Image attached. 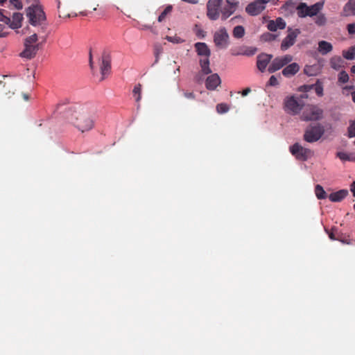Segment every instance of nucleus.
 <instances>
[{
    "label": "nucleus",
    "instance_id": "obj_1",
    "mask_svg": "<svg viewBox=\"0 0 355 355\" xmlns=\"http://www.w3.org/2000/svg\"><path fill=\"white\" fill-rule=\"evenodd\" d=\"M70 121L81 132L90 130L94 121L86 107H79L71 114Z\"/></svg>",
    "mask_w": 355,
    "mask_h": 355
},
{
    "label": "nucleus",
    "instance_id": "obj_2",
    "mask_svg": "<svg viewBox=\"0 0 355 355\" xmlns=\"http://www.w3.org/2000/svg\"><path fill=\"white\" fill-rule=\"evenodd\" d=\"M307 95H291L286 96L284 100V109L285 112L291 115L299 114L303 109L305 103L304 99Z\"/></svg>",
    "mask_w": 355,
    "mask_h": 355
},
{
    "label": "nucleus",
    "instance_id": "obj_3",
    "mask_svg": "<svg viewBox=\"0 0 355 355\" xmlns=\"http://www.w3.org/2000/svg\"><path fill=\"white\" fill-rule=\"evenodd\" d=\"M37 41L38 37L36 33L26 37L24 41V50L19 53V56L26 60L34 58L39 50Z\"/></svg>",
    "mask_w": 355,
    "mask_h": 355
},
{
    "label": "nucleus",
    "instance_id": "obj_4",
    "mask_svg": "<svg viewBox=\"0 0 355 355\" xmlns=\"http://www.w3.org/2000/svg\"><path fill=\"white\" fill-rule=\"evenodd\" d=\"M26 16L29 23L33 26H40L46 21V15L39 5H33L28 7L26 9Z\"/></svg>",
    "mask_w": 355,
    "mask_h": 355
},
{
    "label": "nucleus",
    "instance_id": "obj_5",
    "mask_svg": "<svg viewBox=\"0 0 355 355\" xmlns=\"http://www.w3.org/2000/svg\"><path fill=\"white\" fill-rule=\"evenodd\" d=\"M323 6V1L318 2L310 6H308L304 3H301L297 7V15L302 18L308 16L313 17L316 15L322 9Z\"/></svg>",
    "mask_w": 355,
    "mask_h": 355
},
{
    "label": "nucleus",
    "instance_id": "obj_6",
    "mask_svg": "<svg viewBox=\"0 0 355 355\" xmlns=\"http://www.w3.org/2000/svg\"><path fill=\"white\" fill-rule=\"evenodd\" d=\"M214 42L220 49H225L230 44V35L225 27H221L214 33Z\"/></svg>",
    "mask_w": 355,
    "mask_h": 355
},
{
    "label": "nucleus",
    "instance_id": "obj_7",
    "mask_svg": "<svg viewBox=\"0 0 355 355\" xmlns=\"http://www.w3.org/2000/svg\"><path fill=\"white\" fill-rule=\"evenodd\" d=\"M289 149L291 153L299 160L305 161L313 156V152L310 149L302 147L298 143L290 146Z\"/></svg>",
    "mask_w": 355,
    "mask_h": 355
},
{
    "label": "nucleus",
    "instance_id": "obj_8",
    "mask_svg": "<svg viewBox=\"0 0 355 355\" xmlns=\"http://www.w3.org/2000/svg\"><path fill=\"white\" fill-rule=\"evenodd\" d=\"M223 0H209L207 3V16L211 20L216 21L220 17V6Z\"/></svg>",
    "mask_w": 355,
    "mask_h": 355
},
{
    "label": "nucleus",
    "instance_id": "obj_9",
    "mask_svg": "<svg viewBox=\"0 0 355 355\" xmlns=\"http://www.w3.org/2000/svg\"><path fill=\"white\" fill-rule=\"evenodd\" d=\"M323 110L316 105H309L301 118L304 121H317L322 118Z\"/></svg>",
    "mask_w": 355,
    "mask_h": 355
},
{
    "label": "nucleus",
    "instance_id": "obj_10",
    "mask_svg": "<svg viewBox=\"0 0 355 355\" xmlns=\"http://www.w3.org/2000/svg\"><path fill=\"white\" fill-rule=\"evenodd\" d=\"M293 56L288 54L277 57L272 60L268 70L270 73H274L282 69L283 67L287 65L293 60Z\"/></svg>",
    "mask_w": 355,
    "mask_h": 355
},
{
    "label": "nucleus",
    "instance_id": "obj_11",
    "mask_svg": "<svg viewBox=\"0 0 355 355\" xmlns=\"http://www.w3.org/2000/svg\"><path fill=\"white\" fill-rule=\"evenodd\" d=\"M300 31L298 28L296 29H288V35L282 42L281 49L284 51L291 47L295 43L297 36L300 35Z\"/></svg>",
    "mask_w": 355,
    "mask_h": 355
},
{
    "label": "nucleus",
    "instance_id": "obj_12",
    "mask_svg": "<svg viewBox=\"0 0 355 355\" xmlns=\"http://www.w3.org/2000/svg\"><path fill=\"white\" fill-rule=\"evenodd\" d=\"M322 134L323 130L320 126H313L306 130L304 138L307 142L312 143L319 140Z\"/></svg>",
    "mask_w": 355,
    "mask_h": 355
},
{
    "label": "nucleus",
    "instance_id": "obj_13",
    "mask_svg": "<svg viewBox=\"0 0 355 355\" xmlns=\"http://www.w3.org/2000/svg\"><path fill=\"white\" fill-rule=\"evenodd\" d=\"M23 15L19 12H15L12 15V19L8 17L2 16L0 21L8 24L12 29H17L21 26V21L23 20Z\"/></svg>",
    "mask_w": 355,
    "mask_h": 355
},
{
    "label": "nucleus",
    "instance_id": "obj_14",
    "mask_svg": "<svg viewBox=\"0 0 355 355\" xmlns=\"http://www.w3.org/2000/svg\"><path fill=\"white\" fill-rule=\"evenodd\" d=\"M227 5L220 10L222 20H226L236 10L238 2L236 0H226Z\"/></svg>",
    "mask_w": 355,
    "mask_h": 355
},
{
    "label": "nucleus",
    "instance_id": "obj_15",
    "mask_svg": "<svg viewBox=\"0 0 355 355\" xmlns=\"http://www.w3.org/2000/svg\"><path fill=\"white\" fill-rule=\"evenodd\" d=\"M266 7V5L256 0L246 6L245 11L252 16H256L263 11Z\"/></svg>",
    "mask_w": 355,
    "mask_h": 355
},
{
    "label": "nucleus",
    "instance_id": "obj_16",
    "mask_svg": "<svg viewBox=\"0 0 355 355\" xmlns=\"http://www.w3.org/2000/svg\"><path fill=\"white\" fill-rule=\"evenodd\" d=\"M199 62L201 71L200 73L196 76V81L198 82L202 80L201 75H207L211 73V69L209 67V59L208 58H201Z\"/></svg>",
    "mask_w": 355,
    "mask_h": 355
},
{
    "label": "nucleus",
    "instance_id": "obj_17",
    "mask_svg": "<svg viewBox=\"0 0 355 355\" xmlns=\"http://www.w3.org/2000/svg\"><path fill=\"white\" fill-rule=\"evenodd\" d=\"M101 78V80H103L110 73L111 64L109 56L103 55L102 57V62L100 67Z\"/></svg>",
    "mask_w": 355,
    "mask_h": 355
},
{
    "label": "nucleus",
    "instance_id": "obj_18",
    "mask_svg": "<svg viewBox=\"0 0 355 355\" xmlns=\"http://www.w3.org/2000/svg\"><path fill=\"white\" fill-rule=\"evenodd\" d=\"M272 55L266 53H261L257 56V66L258 69L263 72L269 64Z\"/></svg>",
    "mask_w": 355,
    "mask_h": 355
},
{
    "label": "nucleus",
    "instance_id": "obj_19",
    "mask_svg": "<svg viewBox=\"0 0 355 355\" xmlns=\"http://www.w3.org/2000/svg\"><path fill=\"white\" fill-rule=\"evenodd\" d=\"M221 83V80L218 73H213L208 76L205 81L206 88L209 90H214Z\"/></svg>",
    "mask_w": 355,
    "mask_h": 355
},
{
    "label": "nucleus",
    "instance_id": "obj_20",
    "mask_svg": "<svg viewBox=\"0 0 355 355\" xmlns=\"http://www.w3.org/2000/svg\"><path fill=\"white\" fill-rule=\"evenodd\" d=\"M286 26V21L282 17H278L275 20L268 21L267 28L270 31L275 32L278 29H284Z\"/></svg>",
    "mask_w": 355,
    "mask_h": 355
},
{
    "label": "nucleus",
    "instance_id": "obj_21",
    "mask_svg": "<svg viewBox=\"0 0 355 355\" xmlns=\"http://www.w3.org/2000/svg\"><path fill=\"white\" fill-rule=\"evenodd\" d=\"M300 65L296 62H293L284 67L282 70V74L286 78H291L295 75L300 71Z\"/></svg>",
    "mask_w": 355,
    "mask_h": 355
},
{
    "label": "nucleus",
    "instance_id": "obj_22",
    "mask_svg": "<svg viewBox=\"0 0 355 355\" xmlns=\"http://www.w3.org/2000/svg\"><path fill=\"white\" fill-rule=\"evenodd\" d=\"M341 16H355V0H349L344 6Z\"/></svg>",
    "mask_w": 355,
    "mask_h": 355
},
{
    "label": "nucleus",
    "instance_id": "obj_23",
    "mask_svg": "<svg viewBox=\"0 0 355 355\" xmlns=\"http://www.w3.org/2000/svg\"><path fill=\"white\" fill-rule=\"evenodd\" d=\"M195 48L198 55L208 58L210 56L211 51L208 46L204 42H197L195 44Z\"/></svg>",
    "mask_w": 355,
    "mask_h": 355
},
{
    "label": "nucleus",
    "instance_id": "obj_24",
    "mask_svg": "<svg viewBox=\"0 0 355 355\" xmlns=\"http://www.w3.org/2000/svg\"><path fill=\"white\" fill-rule=\"evenodd\" d=\"M349 192L347 189H341L336 192L331 193L329 198L331 202H340L347 197Z\"/></svg>",
    "mask_w": 355,
    "mask_h": 355
},
{
    "label": "nucleus",
    "instance_id": "obj_25",
    "mask_svg": "<svg viewBox=\"0 0 355 355\" xmlns=\"http://www.w3.org/2000/svg\"><path fill=\"white\" fill-rule=\"evenodd\" d=\"M333 50L332 44L327 41L321 40L318 42V51L322 55H327Z\"/></svg>",
    "mask_w": 355,
    "mask_h": 355
},
{
    "label": "nucleus",
    "instance_id": "obj_26",
    "mask_svg": "<svg viewBox=\"0 0 355 355\" xmlns=\"http://www.w3.org/2000/svg\"><path fill=\"white\" fill-rule=\"evenodd\" d=\"M321 67L319 64L306 65L304 69V72L309 76H315L320 73Z\"/></svg>",
    "mask_w": 355,
    "mask_h": 355
},
{
    "label": "nucleus",
    "instance_id": "obj_27",
    "mask_svg": "<svg viewBox=\"0 0 355 355\" xmlns=\"http://www.w3.org/2000/svg\"><path fill=\"white\" fill-rule=\"evenodd\" d=\"M331 68L338 70L343 66V60L340 56H334L330 60Z\"/></svg>",
    "mask_w": 355,
    "mask_h": 355
},
{
    "label": "nucleus",
    "instance_id": "obj_28",
    "mask_svg": "<svg viewBox=\"0 0 355 355\" xmlns=\"http://www.w3.org/2000/svg\"><path fill=\"white\" fill-rule=\"evenodd\" d=\"M232 34L235 38H241L245 35V29L242 26H236L234 28Z\"/></svg>",
    "mask_w": 355,
    "mask_h": 355
},
{
    "label": "nucleus",
    "instance_id": "obj_29",
    "mask_svg": "<svg viewBox=\"0 0 355 355\" xmlns=\"http://www.w3.org/2000/svg\"><path fill=\"white\" fill-rule=\"evenodd\" d=\"M315 196L318 199H324L327 197V193L322 186L317 184L315 188Z\"/></svg>",
    "mask_w": 355,
    "mask_h": 355
},
{
    "label": "nucleus",
    "instance_id": "obj_30",
    "mask_svg": "<svg viewBox=\"0 0 355 355\" xmlns=\"http://www.w3.org/2000/svg\"><path fill=\"white\" fill-rule=\"evenodd\" d=\"M343 55L347 60H353L355 58V46H352L347 51H343Z\"/></svg>",
    "mask_w": 355,
    "mask_h": 355
},
{
    "label": "nucleus",
    "instance_id": "obj_31",
    "mask_svg": "<svg viewBox=\"0 0 355 355\" xmlns=\"http://www.w3.org/2000/svg\"><path fill=\"white\" fill-rule=\"evenodd\" d=\"M315 18V23L320 26H324L327 23V18L325 15L322 13H320L319 15H316Z\"/></svg>",
    "mask_w": 355,
    "mask_h": 355
},
{
    "label": "nucleus",
    "instance_id": "obj_32",
    "mask_svg": "<svg viewBox=\"0 0 355 355\" xmlns=\"http://www.w3.org/2000/svg\"><path fill=\"white\" fill-rule=\"evenodd\" d=\"M133 95L135 98V101L137 102H139L140 100H141V86L140 84H138L137 85L135 86L134 89H133Z\"/></svg>",
    "mask_w": 355,
    "mask_h": 355
},
{
    "label": "nucleus",
    "instance_id": "obj_33",
    "mask_svg": "<svg viewBox=\"0 0 355 355\" xmlns=\"http://www.w3.org/2000/svg\"><path fill=\"white\" fill-rule=\"evenodd\" d=\"M311 87L315 88V92L318 96H322L323 95V87L319 80H318L315 85H313Z\"/></svg>",
    "mask_w": 355,
    "mask_h": 355
},
{
    "label": "nucleus",
    "instance_id": "obj_34",
    "mask_svg": "<svg viewBox=\"0 0 355 355\" xmlns=\"http://www.w3.org/2000/svg\"><path fill=\"white\" fill-rule=\"evenodd\" d=\"M257 52V49L253 47H250L244 50L241 53H236L235 55H243L248 56H252Z\"/></svg>",
    "mask_w": 355,
    "mask_h": 355
},
{
    "label": "nucleus",
    "instance_id": "obj_35",
    "mask_svg": "<svg viewBox=\"0 0 355 355\" xmlns=\"http://www.w3.org/2000/svg\"><path fill=\"white\" fill-rule=\"evenodd\" d=\"M196 36L198 38L202 39L205 37L206 33L198 25H196L193 29Z\"/></svg>",
    "mask_w": 355,
    "mask_h": 355
},
{
    "label": "nucleus",
    "instance_id": "obj_36",
    "mask_svg": "<svg viewBox=\"0 0 355 355\" xmlns=\"http://www.w3.org/2000/svg\"><path fill=\"white\" fill-rule=\"evenodd\" d=\"M166 40L170 42H172L173 44H180L184 42V40L180 37L175 35V36H166Z\"/></svg>",
    "mask_w": 355,
    "mask_h": 355
},
{
    "label": "nucleus",
    "instance_id": "obj_37",
    "mask_svg": "<svg viewBox=\"0 0 355 355\" xmlns=\"http://www.w3.org/2000/svg\"><path fill=\"white\" fill-rule=\"evenodd\" d=\"M349 80V75L345 71H342L338 74V82L340 83H346Z\"/></svg>",
    "mask_w": 355,
    "mask_h": 355
},
{
    "label": "nucleus",
    "instance_id": "obj_38",
    "mask_svg": "<svg viewBox=\"0 0 355 355\" xmlns=\"http://www.w3.org/2000/svg\"><path fill=\"white\" fill-rule=\"evenodd\" d=\"M216 110L219 114L226 113L229 110V107L225 103H220L217 105Z\"/></svg>",
    "mask_w": 355,
    "mask_h": 355
},
{
    "label": "nucleus",
    "instance_id": "obj_39",
    "mask_svg": "<svg viewBox=\"0 0 355 355\" xmlns=\"http://www.w3.org/2000/svg\"><path fill=\"white\" fill-rule=\"evenodd\" d=\"M337 157L342 161L343 162H345V161H351V160H354V159H352L349 155H348L347 153H344V152H338L337 153Z\"/></svg>",
    "mask_w": 355,
    "mask_h": 355
},
{
    "label": "nucleus",
    "instance_id": "obj_40",
    "mask_svg": "<svg viewBox=\"0 0 355 355\" xmlns=\"http://www.w3.org/2000/svg\"><path fill=\"white\" fill-rule=\"evenodd\" d=\"M172 10L171 6H168L160 14V15L158 17V21L161 22L162 21L164 18L166 17V15L169 13Z\"/></svg>",
    "mask_w": 355,
    "mask_h": 355
},
{
    "label": "nucleus",
    "instance_id": "obj_41",
    "mask_svg": "<svg viewBox=\"0 0 355 355\" xmlns=\"http://www.w3.org/2000/svg\"><path fill=\"white\" fill-rule=\"evenodd\" d=\"M348 136L349 137H355V120L351 121L350 125L348 128Z\"/></svg>",
    "mask_w": 355,
    "mask_h": 355
},
{
    "label": "nucleus",
    "instance_id": "obj_42",
    "mask_svg": "<svg viewBox=\"0 0 355 355\" xmlns=\"http://www.w3.org/2000/svg\"><path fill=\"white\" fill-rule=\"evenodd\" d=\"M261 37L264 41H271V40H274L276 39V35H272L269 33H267L263 34Z\"/></svg>",
    "mask_w": 355,
    "mask_h": 355
},
{
    "label": "nucleus",
    "instance_id": "obj_43",
    "mask_svg": "<svg viewBox=\"0 0 355 355\" xmlns=\"http://www.w3.org/2000/svg\"><path fill=\"white\" fill-rule=\"evenodd\" d=\"M11 4H12L17 10H21L23 8V5L21 0H10Z\"/></svg>",
    "mask_w": 355,
    "mask_h": 355
},
{
    "label": "nucleus",
    "instance_id": "obj_44",
    "mask_svg": "<svg viewBox=\"0 0 355 355\" xmlns=\"http://www.w3.org/2000/svg\"><path fill=\"white\" fill-rule=\"evenodd\" d=\"M347 29L349 35H355V23L347 24Z\"/></svg>",
    "mask_w": 355,
    "mask_h": 355
},
{
    "label": "nucleus",
    "instance_id": "obj_45",
    "mask_svg": "<svg viewBox=\"0 0 355 355\" xmlns=\"http://www.w3.org/2000/svg\"><path fill=\"white\" fill-rule=\"evenodd\" d=\"M7 29L4 25L0 24V37H4L8 35Z\"/></svg>",
    "mask_w": 355,
    "mask_h": 355
},
{
    "label": "nucleus",
    "instance_id": "obj_46",
    "mask_svg": "<svg viewBox=\"0 0 355 355\" xmlns=\"http://www.w3.org/2000/svg\"><path fill=\"white\" fill-rule=\"evenodd\" d=\"M279 84L277 78L275 76H272L269 79V85L271 86H277Z\"/></svg>",
    "mask_w": 355,
    "mask_h": 355
},
{
    "label": "nucleus",
    "instance_id": "obj_47",
    "mask_svg": "<svg viewBox=\"0 0 355 355\" xmlns=\"http://www.w3.org/2000/svg\"><path fill=\"white\" fill-rule=\"evenodd\" d=\"M353 89V86H345L343 88V93L347 94V92Z\"/></svg>",
    "mask_w": 355,
    "mask_h": 355
},
{
    "label": "nucleus",
    "instance_id": "obj_48",
    "mask_svg": "<svg viewBox=\"0 0 355 355\" xmlns=\"http://www.w3.org/2000/svg\"><path fill=\"white\" fill-rule=\"evenodd\" d=\"M251 92V89L250 87H247L245 89H243L241 92V94L243 96H247L250 92Z\"/></svg>",
    "mask_w": 355,
    "mask_h": 355
},
{
    "label": "nucleus",
    "instance_id": "obj_49",
    "mask_svg": "<svg viewBox=\"0 0 355 355\" xmlns=\"http://www.w3.org/2000/svg\"><path fill=\"white\" fill-rule=\"evenodd\" d=\"M350 191L353 196L355 197V181H354L350 185Z\"/></svg>",
    "mask_w": 355,
    "mask_h": 355
},
{
    "label": "nucleus",
    "instance_id": "obj_50",
    "mask_svg": "<svg viewBox=\"0 0 355 355\" xmlns=\"http://www.w3.org/2000/svg\"><path fill=\"white\" fill-rule=\"evenodd\" d=\"M184 96L187 98H193L194 94L191 92H186L184 93Z\"/></svg>",
    "mask_w": 355,
    "mask_h": 355
},
{
    "label": "nucleus",
    "instance_id": "obj_51",
    "mask_svg": "<svg viewBox=\"0 0 355 355\" xmlns=\"http://www.w3.org/2000/svg\"><path fill=\"white\" fill-rule=\"evenodd\" d=\"M89 66L92 69H93L94 67V64H93V61H92V53L90 52L89 53Z\"/></svg>",
    "mask_w": 355,
    "mask_h": 355
},
{
    "label": "nucleus",
    "instance_id": "obj_52",
    "mask_svg": "<svg viewBox=\"0 0 355 355\" xmlns=\"http://www.w3.org/2000/svg\"><path fill=\"white\" fill-rule=\"evenodd\" d=\"M141 30H148V29H151V26H149V25H142L141 27Z\"/></svg>",
    "mask_w": 355,
    "mask_h": 355
},
{
    "label": "nucleus",
    "instance_id": "obj_53",
    "mask_svg": "<svg viewBox=\"0 0 355 355\" xmlns=\"http://www.w3.org/2000/svg\"><path fill=\"white\" fill-rule=\"evenodd\" d=\"M183 1H185V2H189V3H198V0H182Z\"/></svg>",
    "mask_w": 355,
    "mask_h": 355
},
{
    "label": "nucleus",
    "instance_id": "obj_54",
    "mask_svg": "<svg viewBox=\"0 0 355 355\" xmlns=\"http://www.w3.org/2000/svg\"><path fill=\"white\" fill-rule=\"evenodd\" d=\"M231 20H232V21H234V20H238V21H240V20H242V17H240V16H237V17H235L232 18Z\"/></svg>",
    "mask_w": 355,
    "mask_h": 355
},
{
    "label": "nucleus",
    "instance_id": "obj_55",
    "mask_svg": "<svg viewBox=\"0 0 355 355\" xmlns=\"http://www.w3.org/2000/svg\"><path fill=\"white\" fill-rule=\"evenodd\" d=\"M23 98L25 101H28V96L26 94H23Z\"/></svg>",
    "mask_w": 355,
    "mask_h": 355
},
{
    "label": "nucleus",
    "instance_id": "obj_56",
    "mask_svg": "<svg viewBox=\"0 0 355 355\" xmlns=\"http://www.w3.org/2000/svg\"><path fill=\"white\" fill-rule=\"evenodd\" d=\"M352 101L355 103V92L352 93Z\"/></svg>",
    "mask_w": 355,
    "mask_h": 355
},
{
    "label": "nucleus",
    "instance_id": "obj_57",
    "mask_svg": "<svg viewBox=\"0 0 355 355\" xmlns=\"http://www.w3.org/2000/svg\"><path fill=\"white\" fill-rule=\"evenodd\" d=\"M329 238L331 239V240H335V237H334V235L333 234V233H331L329 234Z\"/></svg>",
    "mask_w": 355,
    "mask_h": 355
},
{
    "label": "nucleus",
    "instance_id": "obj_58",
    "mask_svg": "<svg viewBox=\"0 0 355 355\" xmlns=\"http://www.w3.org/2000/svg\"><path fill=\"white\" fill-rule=\"evenodd\" d=\"M351 71L352 73H355V65L352 67Z\"/></svg>",
    "mask_w": 355,
    "mask_h": 355
},
{
    "label": "nucleus",
    "instance_id": "obj_59",
    "mask_svg": "<svg viewBox=\"0 0 355 355\" xmlns=\"http://www.w3.org/2000/svg\"><path fill=\"white\" fill-rule=\"evenodd\" d=\"M7 0H0V4H3L5 3Z\"/></svg>",
    "mask_w": 355,
    "mask_h": 355
},
{
    "label": "nucleus",
    "instance_id": "obj_60",
    "mask_svg": "<svg viewBox=\"0 0 355 355\" xmlns=\"http://www.w3.org/2000/svg\"><path fill=\"white\" fill-rule=\"evenodd\" d=\"M2 16H3V14H2L1 10H0V19H1V18H2Z\"/></svg>",
    "mask_w": 355,
    "mask_h": 355
},
{
    "label": "nucleus",
    "instance_id": "obj_61",
    "mask_svg": "<svg viewBox=\"0 0 355 355\" xmlns=\"http://www.w3.org/2000/svg\"><path fill=\"white\" fill-rule=\"evenodd\" d=\"M353 207H354V209L355 210V203L354 204Z\"/></svg>",
    "mask_w": 355,
    "mask_h": 355
},
{
    "label": "nucleus",
    "instance_id": "obj_62",
    "mask_svg": "<svg viewBox=\"0 0 355 355\" xmlns=\"http://www.w3.org/2000/svg\"><path fill=\"white\" fill-rule=\"evenodd\" d=\"M354 161H355V159H354Z\"/></svg>",
    "mask_w": 355,
    "mask_h": 355
}]
</instances>
